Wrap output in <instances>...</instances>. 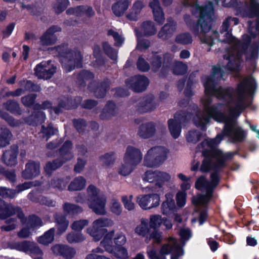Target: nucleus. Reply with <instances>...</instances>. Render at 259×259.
Wrapping results in <instances>:
<instances>
[{
	"instance_id": "1",
	"label": "nucleus",
	"mask_w": 259,
	"mask_h": 259,
	"mask_svg": "<svg viewBox=\"0 0 259 259\" xmlns=\"http://www.w3.org/2000/svg\"><path fill=\"white\" fill-rule=\"evenodd\" d=\"M185 6L191 7L192 14L199 17L197 24L191 27L190 16H186L185 21L193 32L199 35L201 41L209 47L214 44L218 38V41L226 42V46L224 55L223 61L212 68L210 76H205L202 78V82L205 88V96L201 102L204 107V113H198L194 119V123H209L211 118L218 122L225 123H236L235 118L239 116L241 110L245 108V100L251 96L256 88L254 79L251 76L245 77L238 84L234 91L231 88H217L216 84L223 77V74L228 71H238L240 69V56L249 42L254 46L246 52V57L250 59H255L258 54L259 43L256 38L243 36L244 44L238 42L232 36L229 26L238 23L237 18L228 17L223 22L220 33L211 30V22L213 16V8L211 3L206 7H199L195 0H183ZM249 28L251 27L249 23ZM256 26L254 27V28ZM249 32H250V30Z\"/></svg>"
},
{
	"instance_id": "2",
	"label": "nucleus",
	"mask_w": 259,
	"mask_h": 259,
	"mask_svg": "<svg viewBox=\"0 0 259 259\" xmlns=\"http://www.w3.org/2000/svg\"><path fill=\"white\" fill-rule=\"evenodd\" d=\"M222 139V136L218 135L214 139H207L201 143L202 152L204 157L200 167L202 172L211 169L217 170L224 165L226 159L232 156V153H223L217 148Z\"/></svg>"
},
{
	"instance_id": "3",
	"label": "nucleus",
	"mask_w": 259,
	"mask_h": 259,
	"mask_svg": "<svg viewBox=\"0 0 259 259\" xmlns=\"http://www.w3.org/2000/svg\"><path fill=\"white\" fill-rule=\"evenodd\" d=\"M219 182V177L217 173H212L211 175V182L206 180L205 178L200 177L196 182L195 187L197 189L205 193V194L198 195L193 197V203L196 207L197 211H200L199 207L205 208L206 204L209 201L212 196V192Z\"/></svg>"
},
{
	"instance_id": "4",
	"label": "nucleus",
	"mask_w": 259,
	"mask_h": 259,
	"mask_svg": "<svg viewBox=\"0 0 259 259\" xmlns=\"http://www.w3.org/2000/svg\"><path fill=\"white\" fill-rule=\"evenodd\" d=\"M170 253H172L171 259H178L184 254L182 248L172 237L168 239L167 243L162 246L158 253L152 247H149L147 249V253L150 259H166L165 255Z\"/></svg>"
},
{
	"instance_id": "5",
	"label": "nucleus",
	"mask_w": 259,
	"mask_h": 259,
	"mask_svg": "<svg viewBox=\"0 0 259 259\" xmlns=\"http://www.w3.org/2000/svg\"><path fill=\"white\" fill-rule=\"evenodd\" d=\"M237 15L242 17H256V27L249 28L251 39L256 38L259 43V3L257 0H248L237 10Z\"/></svg>"
},
{
	"instance_id": "6",
	"label": "nucleus",
	"mask_w": 259,
	"mask_h": 259,
	"mask_svg": "<svg viewBox=\"0 0 259 259\" xmlns=\"http://www.w3.org/2000/svg\"><path fill=\"white\" fill-rule=\"evenodd\" d=\"M56 50L63 58L61 61L66 71L70 72L75 67H81L82 57L80 52L68 51L67 47L65 46L57 47Z\"/></svg>"
},
{
	"instance_id": "7",
	"label": "nucleus",
	"mask_w": 259,
	"mask_h": 259,
	"mask_svg": "<svg viewBox=\"0 0 259 259\" xmlns=\"http://www.w3.org/2000/svg\"><path fill=\"white\" fill-rule=\"evenodd\" d=\"M168 153V150L164 147L151 148L145 155L144 165L149 167H158L166 160Z\"/></svg>"
},
{
	"instance_id": "8",
	"label": "nucleus",
	"mask_w": 259,
	"mask_h": 259,
	"mask_svg": "<svg viewBox=\"0 0 259 259\" xmlns=\"http://www.w3.org/2000/svg\"><path fill=\"white\" fill-rule=\"evenodd\" d=\"M126 242V237L123 232L112 230L105 234L100 246L107 252H112L114 247L123 246Z\"/></svg>"
},
{
	"instance_id": "9",
	"label": "nucleus",
	"mask_w": 259,
	"mask_h": 259,
	"mask_svg": "<svg viewBox=\"0 0 259 259\" xmlns=\"http://www.w3.org/2000/svg\"><path fill=\"white\" fill-rule=\"evenodd\" d=\"M114 225V222L107 218H100L95 220L91 227L87 229V232L95 241L100 240L105 233L108 232L104 227H110Z\"/></svg>"
},
{
	"instance_id": "10",
	"label": "nucleus",
	"mask_w": 259,
	"mask_h": 259,
	"mask_svg": "<svg viewBox=\"0 0 259 259\" xmlns=\"http://www.w3.org/2000/svg\"><path fill=\"white\" fill-rule=\"evenodd\" d=\"M137 202L144 210L157 207L160 203V197L157 194L141 195L137 197Z\"/></svg>"
},
{
	"instance_id": "11",
	"label": "nucleus",
	"mask_w": 259,
	"mask_h": 259,
	"mask_svg": "<svg viewBox=\"0 0 259 259\" xmlns=\"http://www.w3.org/2000/svg\"><path fill=\"white\" fill-rule=\"evenodd\" d=\"M190 118V114L183 115L180 113L176 114L174 119H169L168 121V127L170 133L173 138H178L181 134V129L180 124L183 123Z\"/></svg>"
},
{
	"instance_id": "12",
	"label": "nucleus",
	"mask_w": 259,
	"mask_h": 259,
	"mask_svg": "<svg viewBox=\"0 0 259 259\" xmlns=\"http://www.w3.org/2000/svg\"><path fill=\"white\" fill-rule=\"evenodd\" d=\"M56 70V67L51 61H43L35 68V74L39 78L47 79L52 76Z\"/></svg>"
},
{
	"instance_id": "13",
	"label": "nucleus",
	"mask_w": 259,
	"mask_h": 259,
	"mask_svg": "<svg viewBox=\"0 0 259 259\" xmlns=\"http://www.w3.org/2000/svg\"><path fill=\"white\" fill-rule=\"evenodd\" d=\"M148 79L143 75H137L126 81V85L136 92L145 91L149 85Z\"/></svg>"
},
{
	"instance_id": "14",
	"label": "nucleus",
	"mask_w": 259,
	"mask_h": 259,
	"mask_svg": "<svg viewBox=\"0 0 259 259\" xmlns=\"http://www.w3.org/2000/svg\"><path fill=\"white\" fill-rule=\"evenodd\" d=\"M60 31V27L57 26H53L49 28L40 37L39 45L42 46L40 49L44 50L45 47L55 44L57 37L54 33Z\"/></svg>"
},
{
	"instance_id": "15",
	"label": "nucleus",
	"mask_w": 259,
	"mask_h": 259,
	"mask_svg": "<svg viewBox=\"0 0 259 259\" xmlns=\"http://www.w3.org/2000/svg\"><path fill=\"white\" fill-rule=\"evenodd\" d=\"M143 155L141 151L138 148L129 146L126 148L123 161L128 162L136 166L142 161Z\"/></svg>"
},
{
	"instance_id": "16",
	"label": "nucleus",
	"mask_w": 259,
	"mask_h": 259,
	"mask_svg": "<svg viewBox=\"0 0 259 259\" xmlns=\"http://www.w3.org/2000/svg\"><path fill=\"white\" fill-rule=\"evenodd\" d=\"M107 198L105 195L93 200L88 201L89 207L98 215H105L106 214V204Z\"/></svg>"
},
{
	"instance_id": "17",
	"label": "nucleus",
	"mask_w": 259,
	"mask_h": 259,
	"mask_svg": "<svg viewBox=\"0 0 259 259\" xmlns=\"http://www.w3.org/2000/svg\"><path fill=\"white\" fill-rule=\"evenodd\" d=\"M10 247L13 249L22 252H30L37 254H42L41 249L32 242L24 241L21 242L14 243L10 245Z\"/></svg>"
},
{
	"instance_id": "18",
	"label": "nucleus",
	"mask_w": 259,
	"mask_h": 259,
	"mask_svg": "<svg viewBox=\"0 0 259 259\" xmlns=\"http://www.w3.org/2000/svg\"><path fill=\"white\" fill-rule=\"evenodd\" d=\"M26 226L18 233V236L21 238L28 237L31 235L30 230H33L42 226L40 219L36 216H31L27 220Z\"/></svg>"
},
{
	"instance_id": "19",
	"label": "nucleus",
	"mask_w": 259,
	"mask_h": 259,
	"mask_svg": "<svg viewBox=\"0 0 259 259\" xmlns=\"http://www.w3.org/2000/svg\"><path fill=\"white\" fill-rule=\"evenodd\" d=\"M149 6L152 10L155 21L160 25L164 21V14L158 0H152L149 3Z\"/></svg>"
},
{
	"instance_id": "20",
	"label": "nucleus",
	"mask_w": 259,
	"mask_h": 259,
	"mask_svg": "<svg viewBox=\"0 0 259 259\" xmlns=\"http://www.w3.org/2000/svg\"><path fill=\"white\" fill-rule=\"evenodd\" d=\"M39 163L30 161L26 165L25 169L22 172V177L25 179H32L39 174Z\"/></svg>"
},
{
	"instance_id": "21",
	"label": "nucleus",
	"mask_w": 259,
	"mask_h": 259,
	"mask_svg": "<svg viewBox=\"0 0 259 259\" xmlns=\"http://www.w3.org/2000/svg\"><path fill=\"white\" fill-rule=\"evenodd\" d=\"M173 197L171 193H167L165 195L166 200L161 205V212L163 214L168 216L176 211V207Z\"/></svg>"
},
{
	"instance_id": "22",
	"label": "nucleus",
	"mask_w": 259,
	"mask_h": 259,
	"mask_svg": "<svg viewBox=\"0 0 259 259\" xmlns=\"http://www.w3.org/2000/svg\"><path fill=\"white\" fill-rule=\"evenodd\" d=\"M130 4L129 0H116L112 7V11L116 16H121L127 10Z\"/></svg>"
},
{
	"instance_id": "23",
	"label": "nucleus",
	"mask_w": 259,
	"mask_h": 259,
	"mask_svg": "<svg viewBox=\"0 0 259 259\" xmlns=\"http://www.w3.org/2000/svg\"><path fill=\"white\" fill-rule=\"evenodd\" d=\"M176 30V23L174 21L168 20V22L159 31L158 36L162 39H168L173 35Z\"/></svg>"
},
{
	"instance_id": "24",
	"label": "nucleus",
	"mask_w": 259,
	"mask_h": 259,
	"mask_svg": "<svg viewBox=\"0 0 259 259\" xmlns=\"http://www.w3.org/2000/svg\"><path fill=\"white\" fill-rule=\"evenodd\" d=\"M17 147L6 151L3 154V161L7 165H15L17 163Z\"/></svg>"
},
{
	"instance_id": "25",
	"label": "nucleus",
	"mask_w": 259,
	"mask_h": 259,
	"mask_svg": "<svg viewBox=\"0 0 259 259\" xmlns=\"http://www.w3.org/2000/svg\"><path fill=\"white\" fill-rule=\"evenodd\" d=\"M67 13L68 14H72L77 16L84 14L87 16L90 17L94 14V12L92 8L88 6H78L70 8L67 11Z\"/></svg>"
},
{
	"instance_id": "26",
	"label": "nucleus",
	"mask_w": 259,
	"mask_h": 259,
	"mask_svg": "<svg viewBox=\"0 0 259 259\" xmlns=\"http://www.w3.org/2000/svg\"><path fill=\"white\" fill-rule=\"evenodd\" d=\"M150 231V227L148 220L146 218L140 219V223L137 225L134 229L136 234L142 237H147Z\"/></svg>"
},
{
	"instance_id": "27",
	"label": "nucleus",
	"mask_w": 259,
	"mask_h": 259,
	"mask_svg": "<svg viewBox=\"0 0 259 259\" xmlns=\"http://www.w3.org/2000/svg\"><path fill=\"white\" fill-rule=\"evenodd\" d=\"M143 7V2L140 1L135 2L131 9V11L126 15V18L130 20H137Z\"/></svg>"
},
{
	"instance_id": "28",
	"label": "nucleus",
	"mask_w": 259,
	"mask_h": 259,
	"mask_svg": "<svg viewBox=\"0 0 259 259\" xmlns=\"http://www.w3.org/2000/svg\"><path fill=\"white\" fill-rule=\"evenodd\" d=\"M155 126L152 123H147L141 125L138 131V135L143 138H148L155 133Z\"/></svg>"
},
{
	"instance_id": "29",
	"label": "nucleus",
	"mask_w": 259,
	"mask_h": 259,
	"mask_svg": "<svg viewBox=\"0 0 259 259\" xmlns=\"http://www.w3.org/2000/svg\"><path fill=\"white\" fill-rule=\"evenodd\" d=\"M136 30H137L142 36L151 35L155 33L156 31L153 23L149 21L144 22L138 29L135 30V31Z\"/></svg>"
},
{
	"instance_id": "30",
	"label": "nucleus",
	"mask_w": 259,
	"mask_h": 259,
	"mask_svg": "<svg viewBox=\"0 0 259 259\" xmlns=\"http://www.w3.org/2000/svg\"><path fill=\"white\" fill-rule=\"evenodd\" d=\"M86 185V180L82 177L75 178L69 184V191H79L83 189Z\"/></svg>"
},
{
	"instance_id": "31",
	"label": "nucleus",
	"mask_w": 259,
	"mask_h": 259,
	"mask_svg": "<svg viewBox=\"0 0 259 259\" xmlns=\"http://www.w3.org/2000/svg\"><path fill=\"white\" fill-rule=\"evenodd\" d=\"M87 202L104 195V193L99 188L93 185H90L87 189Z\"/></svg>"
},
{
	"instance_id": "32",
	"label": "nucleus",
	"mask_w": 259,
	"mask_h": 259,
	"mask_svg": "<svg viewBox=\"0 0 259 259\" xmlns=\"http://www.w3.org/2000/svg\"><path fill=\"white\" fill-rule=\"evenodd\" d=\"M116 157L113 152L106 153L100 157L103 165L107 168L111 167L115 163Z\"/></svg>"
},
{
	"instance_id": "33",
	"label": "nucleus",
	"mask_w": 259,
	"mask_h": 259,
	"mask_svg": "<svg viewBox=\"0 0 259 259\" xmlns=\"http://www.w3.org/2000/svg\"><path fill=\"white\" fill-rule=\"evenodd\" d=\"M136 166L128 162H123L119 165L117 171L119 175L122 176H127L131 174Z\"/></svg>"
},
{
	"instance_id": "34",
	"label": "nucleus",
	"mask_w": 259,
	"mask_h": 259,
	"mask_svg": "<svg viewBox=\"0 0 259 259\" xmlns=\"http://www.w3.org/2000/svg\"><path fill=\"white\" fill-rule=\"evenodd\" d=\"M171 179V175L168 172L158 170L156 188H162L164 184L169 182Z\"/></svg>"
},
{
	"instance_id": "35",
	"label": "nucleus",
	"mask_w": 259,
	"mask_h": 259,
	"mask_svg": "<svg viewBox=\"0 0 259 259\" xmlns=\"http://www.w3.org/2000/svg\"><path fill=\"white\" fill-rule=\"evenodd\" d=\"M55 229H50L46 232L42 236L37 238V241L40 244L48 245L51 243L54 239Z\"/></svg>"
},
{
	"instance_id": "36",
	"label": "nucleus",
	"mask_w": 259,
	"mask_h": 259,
	"mask_svg": "<svg viewBox=\"0 0 259 259\" xmlns=\"http://www.w3.org/2000/svg\"><path fill=\"white\" fill-rule=\"evenodd\" d=\"M163 222V218L159 214H151L149 217L148 224L150 228L154 229H159Z\"/></svg>"
},
{
	"instance_id": "37",
	"label": "nucleus",
	"mask_w": 259,
	"mask_h": 259,
	"mask_svg": "<svg viewBox=\"0 0 259 259\" xmlns=\"http://www.w3.org/2000/svg\"><path fill=\"white\" fill-rule=\"evenodd\" d=\"M55 218L58 228V234H61L67 229L69 222L64 217L59 214H56Z\"/></svg>"
},
{
	"instance_id": "38",
	"label": "nucleus",
	"mask_w": 259,
	"mask_h": 259,
	"mask_svg": "<svg viewBox=\"0 0 259 259\" xmlns=\"http://www.w3.org/2000/svg\"><path fill=\"white\" fill-rule=\"evenodd\" d=\"M71 143L69 141L66 142L60 150L61 157L65 159L63 162L72 158L73 154L70 151Z\"/></svg>"
},
{
	"instance_id": "39",
	"label": "nucleus",
	"mask_w": 259,
	"mask_h": 259,
	"mask_svg": "<svg viewBox=\"0 0 259 259\" xmlns=\"http://www.w3.org/2000/svg\"><path fill=\"white\" fill-rule=\"evenodd\" d=\"M158 170H147L143 175L142 178L143 181L148 182L149 183H154L155 187L157 185Z\"/></svg>"
},
{
	"instance_id": "40",
	"label": "nucleus",
	"mask_w": 259,
	"mask_h": 259,
	"mask_svg": "<svg viewBox=\"0 0 259 259\" xmlns=\"http://www.w3.org/2000/svg\"><path fill=\"white\" fill-rule=\"evenodd\" d=\"M115 106L113 102H110L108 103L103 113L100 115L102 119H107L114 115L115 113Z\"/></svg>"
},
{
	"instance_id": "41",
	"label": "nucleus",
	"mask_w": 259,
	"mask_h": 259,
	"mask_svg": "<svg viewBox=\"0 0 259 259\" xmlns=\"http://www.w3.org/2000/svg\"><path fill=\"white\" fill-rule=\"evenodd\" d=\"M107 35L112 36L114 40V45L116 47H120L124 41L125 38L122 34L112 29L108 30Z\"/></svg>"
},
{
	"instance_id": "42",
	"label": "nucleus",
	"mask_w": 259,
	"mask_h": 259,
	"mask_svg": "<svg viewBox=\"0 0 259 259\" xmlns=\"http://www.w3.org/2000/svg\"><path fill=\"white\" fill-rule=\"evenodd\" d=\"M110 211L116 215H119L122 211V208L118 200L116 198H112L110 202Z\"/></svg>"
},
{
	"instance_id": "43",
	"label": "nucleus",
	"mask_w": 259,
	"mask_h": 259,
	"mask_svg": "<svg viewBox=\"0 0 259 259\" xmlns=\"http://www.w3.org/2000/svg\"><path fill=\"white\" fill-rule=\"evenodd\" d=\"M84 236L81 233L71 232L67 235L66 239L70 243H76L83 241Z\"/></svg>"
},
{
	"instance_id": "44",
	"label": "nucleus",
	"mask_w": 259,
	"mask_h": 259,
	"mask_svg": "<svg viewBox=\"0 0 259 259\" xmlns=\"http://www.w3.org/2000/svg\"><path fill=\"white\" fill-rule=\"evenodd\" d=\"M175 41L178 44L186 45L191 44L193 39L190 33H183L177 35Z\"/></svg>"
},
{
	"instance_id": "45",
	"label": "nucleus",
	"mask_w": 259,
	"mask_h": 259,
	"mask_svg": "<svg viewBox=\"0 0 259 259\" xmlns=\"http://www.w3.org/2000/svg\"><path fill=\"white\" fill-rule=\"evenodd\" d=\"M112 253L115 257L120 259H127L128 257L127 249L122 246L114 248Z\"/></svg>"
},
{
	"instance_id": "46",
	"label": "nucleus",
	"mask_w": 259,
	"mask_h": 259,
	"mask_svg": "<svg viewBox=\"0 0 259 259\" xmlns=\"http://www.w3.org/2000/svg\"><path fill=\"white\" fill-rule=\"evenodd\" d=\"M11 134L8 129H0V147L6 146L9 144Z\"/></svg>"
},
{
	"instance_id": "47",
	"label": "nucleus",
	"mask_w": 259,
	"mask_h": 259,
	"mask_svg": "<svg viewBox=\"0 0 259 259\" xmlns=\"http://www.w3.org/2000/svg\"><path fill=\"white\" fill-rule=\"evenodd\" d=\"M151 239L155 243H160L163 239L162 233L157 229H154L150 233H149L146 237V240Z\"/></svg>"
},
{
	"instance_id": "48",
	"label": "nucleus",
	"mask_w": 259,
	"mask_h": 259,
	"mask_svg": "<svg viewBox=\"0 0 259 259\" xmlns=\"http://www.w3.org/2000/svg\"><path fill=\"white\" fill-rule=\"evenodd\" d=\"M133 196L132 195H124L121 197V201L124 208L129 211L133 210L135 208V204L133 202Z\"/></svg>"
},
{
	"instance_id": "49",
	"label": "nucleus",
	"mask_w": 259,
	"mask_h": 259,
	"mask_svg": "<svg viewBox=\"0 0 259 259\" xmlns=\"http://www.w3.org/2000/svg\"><path fill=\"white\" fill-rule=\"evenodd\" d=\"M136 34L137 37V49L143 51L147 49L150 46V42L146 39H142V35L139 33L137 30H136Z\"/></svg>"
},
{
	"instance_id": "50",
	"label": "nucleus",
	"mask_w": 259,
	"mask_h": 259,
	"mask_svg": "<svg viewBox=\"0 0 259 259\" xmlns=\"http://www.w3.org/2000/svg\"><path fill=\"white\" fill-rule=\"evenodd\" d=\"M7 212L8 216L13 214H17V217L23 223L24 214L19 207H14L12 205H9L7 208Z\"/></svg>"
},
{
	"instance_id": "51",
	"label": "nucleus",
	"mask_w": 259,
	"mask_h": 259,
	"mask_svg": "<svg viewBox=\"0 0 259 259\" xmlns=\"http://www.w3.org/2000/svg\"><path fill=\"white\" fill-rule=\"evenodd\" d=\"M201 134L196 131H190L186 135V139L189 143H196L200 139Z\"/></svg>"
},
{
	"instance_id": "52",
	"label": "nucleus",
	"mask_w": 259,
	"mask_h": 259,
	"mask_svg": "<svg viewBox=\"0 0 259 259\" xmlns=\"http://www.w3.org/2000/svg\"><path fill=\"white\" fill-rule=\"evenodd\" d=\"M64 209L70 214H76L82 211V208L80 207L70 203H65L64 205Z\"/></svg>"
},
{
	"instance_id": "53",
	"label": "nucleus",
	"mask_w": 259,
	"mask_h": 259,
	"mask_svg": "<svg viewBox=\"0 0 259 259\" xmlns=\"http://www.w3.org/2000/svg\"><path fill=\"white\" fill-rule=\"evenodd\" d=\"M88 224L89 221L87 220H80L74 221L71 225V228L75 231H80Z\"/></svg>"
},
{
	"instance_id": "54",
	"label": "nucleus",
	"mask_w": 259,
	"mask_h": 259,
	"mask_svg": "<svg viewBox=\"0 0 259 259\" xmlns=\"http://www.w3.org/2000/svg\"><path fill=\"white\" fill-rule=\"evenodd\" d=\"M187 69V66L185 64L181 62H178L175 63L174 73L178 75L183 74L186 72Z\"/></svg>"
},
{
	"instance_id": "55",
	"label": "nucleus",
	"mask_w": 259,
	"mask_h": 259,
	"mask_svg": "<svg viewBox=\"0 0 259 259\" xmlns=\"http://www.w3.org/2000/svg\"><path fill=\"white\" fill-rule=\"evenodd\" d=\"M103 47L104 50L108 56L112 60H116L117 57V52L114 50L107 42H104L103 44Z\"/></svg>"
},
{
	"instance_id": "56",
	"label": "nucleus",
	"mask_w": 259,
	"mask_h": 259,
	"mask_svg": "<svg viewBox=\"0 0 259 259\" xmlns=\"http://www.w3.org/2000/svg\"><path fill=\"white\" fill-rule=\"evenodd\" d=\"M162 63L161 57L158 54H153V58L151 60L152 69L156 71L161 66Z\"/></svg>"
},
{
	"instance_id": "57",
	"label": "nucleus",
	"mask_w": 259,
	"mask_h": 259,
	"mask_svg": "<svg viewBox=\"0 0 259 259\" xmlns=\"http://www.w3.org/2000/svg\"><path fill=\"white\" fill-rule=\"evenodd\" d=\"M17 192L16 191L7 189L5 187L0 188V195L4 198H13Z\"/></svg>"
},
{
	"instance_id": "58",
	"label": "nucleus",
	"mask_w": 259,
	"mask_h": 259,
	"mask_svg": "<svg viewBox=\"0 0 259 259\" xmlns=\"http://www.w3.org/2000/svg\"><path fill=\"white\" fill-rule=\"evenodd\" d=\"M62 163V162L57 161H54L53 163L48 162L45 167V170L47 174H50L52 171L61 166Z\"/></svg>"
},
{
	"instance_id": "59",
	"label": "nucleus",
	"mask_w": 259,
	"mask_h": 259,
	"mask_svg": "<svg viewBox=\"0 0 259 259\" xmlns=\"http://www.w3.org/2000/svg\"><path fill=\"white\" fill-rule=\"evenodd\" d=\"M65 249L62 252L61 256L65 257L67 259H72L75 255V250L68 246H65Z\"/></svg>"
},
{
	"instance_id": "60",
	"label": "nucleus",
	"mask_w": 259,
	"mask_h": 259,
	"mask_svg": "<svg viewBox=\"0 0 259 259\" xmlns=\"http://www.w3.org/2000/svg\"><path fill=\"white\" fill-rule=\"evenodd\" d=\"M68 182L69 179L67 178L62 180L58 179L57 180H53L51 183V185L52 187L57 188L59 189H63V188H65Z\"/></svg>"
},
{
	"instance_id": "61",
	"label": "nucleus",
	"mask_w": 259,
	"mask_h": 259,
	"mask_svg": "<svg viewBox=\"0 0 259 259\" xmlns=\"http://www.w3.org/2000/svg\"><path fill=\"white\" fill-rule=\"evenodd\" d=\"M21 87H24V90L38 91V87L34 85L30 81L23 80L20 82Z\"/></svg>"
},
{
	"instance_id": "62",
	"label": "nucleus",
	"mask_w": 259,
	"mask_h": 259,
	"mask_svg": "<svg viewBox=\"0 0 259 259\" xmlns=\"http://www.w3.org/2000/svg\"><path fill=\"white\" fill-rule=\"evenodd\" d=\"M137 67L141 71H147L150 69L149 65L142 57H139L137 62Z\"/></svg>"
},
{
	"instance_id": "63",
	"label": "nucleus",
	"mask_w": 259,
	"mask_h": 259,
	"mask_svg": "<svg viewBox=\"0 0 259 259\" xmlns=\"http://www.w3.org/2000/svg\"><path fill=\"white\" fill-rule=\"evenodd\" d=\"M5 108L11 112H17L19 106L17 103L14 101H9L4 104Z\"/></svg>"
},
{
	"instance_id": "64",
	"label": "nucleus",
	"mask_w": 259,
	"mask_h": 259,
	"mask_svg": "<svg viewBox=\"0 0 259 259\" xmlns=\"http://www.w3.org/2000/svg\"><path fill=\"white\" fill-rule=\"evenodd\" d=\"M179 234L183 241H187L191 237V231L189 229L187 228H181Z\"/></svg>"
}]
</instances>
